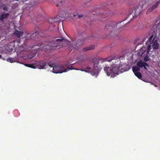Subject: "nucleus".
Instances as JSON below:
<instances>
[{
	"label": "nucleus",
	"instance_id": "nucleus-1",
	"mask_svg": "<svg viewBox=\"0 0 160 160\" xmlns=\"http://www.w3.org/2000/svg\"><path fill=\"white\" fill-rule=\"evenodd\" d=\"M70 42L63 37H56L54 38L51 42H48L42 47V51H48L49 50L58 49L62 46L68 45V47L71 51L76 47L70 45Z\"/></svg>",
	"mask_w": 160,
	"mask_h": 160
},
{
	"label": "nucleus",
	"instance_id": "nucleus-2",
	"mask_svg": "<svg viewBox=\"0 0 160 160\" xmlns=\"http://www.w3.org/2000/svg\"><path fill=\"white\" fill-rule=\"evenodd\" d=\"M106 61L112 62V66L114 64H116L115 63L116 62H120L119 59L117 58L116 59L112 58L111 57H108L105 59L96 58H93L92 61V62L93 64V69L92 72L94 75L98 73L99 71L102 68V67L104 66V64L103 63Z\"/></svg>",
	"mask_w": 160,
	"mask_h": 160
},
{
	"label": "nucleus",
	"instance_id": "nucleus-3",
	"mask_svg": "<svg viewBox=\"0 0 160 160\" xmlns=\"http://www.w3.org/2000/svg\"><path fill=\"white\" fill-rule=\"evenodd\" d=\"M159 47V43L158 42V38L156 37H154L153 35L150 36L148 41L146 43L145 46L140 49L139 52V54L140 55L142 56L145 52H146L147 54H148L149 51L151 49V47L153 49H158Z\"/></svg>",
	"mask_w": 160,
	"mask_h": 160
},
{
	"label": "nucleus",
	"instance_id": "nucleus-4",
	"mask_svg": "<svg viewBox=\"0 0 160 160\" xmlns=\"http://www.w3.org/2000/svg\"><path fill=\"white\" fill-rule=\"evenodd\" d=\"M50 70L52 71L53 72L55 73H62L68 71L69 70L73 69L71 65L68 64L62 65H54L53 66L49 65Z\"/></svg>",
	"mask_w": 160,
	"mask_h": 160
},
{
	"label": "nucleus",
	"instance_id": "nucleus-5",
	"mask_svg": "<svg viewBox=\"0 0 160 160\" xmlns=\"http://www.w3.org/2000/svg\"><path fill=\"white\" fill-rule=\"evenodd\" d=\"M104 70L108 76L114 77L118 74V71L121 70V65L114 64L110 67L106 66Z\"/></svg>",
	"mask_w": 160,
	"mask_h": 160
},
{
	"label": "nucleus",
	"instance_id": "nucleus-6",
	"mask_svg": "<svg viewBox=\"0 0 160 160\" xmlns=\"http://www.w3.org/2000/svg\"><path fill=\"white\" fill-rule=\"evenodd\" d=\"M124 20L117 23L115 22H111L106 24L105 26V29L106 31H108L111 33V35L115 36L114 34H112L113 32L115 31L116 28L118 26V29H121L123 28L124 25H122V27L119 26V24H121Z\"/></svg>",
	"mask_w": 160,
	"mask_h": 160
},
{
	"label": "nucleus",
	"instance_id": "nucleus-7",
	"mask_svg": "<svg viewBox=\"0 0 160 160\" xmlns=\"http://www.w3.org/2000/svg\"><path fill=\"white\" fill-rule=\"evenodd\" d=\"M49 22H50V26L52 27H54L58 24V29H59V25L62 26V23L61 21V20L58 19V16L54 18H51L49 19Z\"/></svg>",
	"mask_w": 160,
	"mask_h": 160
},
{
	"label": "nucleus",
	"instance_id": "nucleus-8",
	"mask_svg": "<svg viewBox=\"0 0 160 160\" xmlns=\"http://www.w3.org/2000/svg\"><path fill=\"white\" fill-rule=\"evenodd\" d=\"M144 3H145V1L141 2L139 4V5H136L133 10H132L131 14H132L133 13L135 16H138L139 15L141 11L140 8H142L143 7Z\"/></svg>",
	"mask_w": 160,
	"mask_h": 160
},
{
	"label": "nucleus",
	"instance_id": "nucleus-9",
	"mask_svg": "<svg viewBox=\"0 0 160 160\" xmlns=\"http://www.w3.org/2000/svg\"><path fill=\"white\" fill-rule=\"evenodd\" d=\"M42 34V33L41 34L40 32L38 33L37 32H35L33 33L32 35L30 34H28L27 36H25V38L26 39L31 38L33 40H35L38 38L39 35L43 37V36Z\"/></svg>",
	"mask_w": 160,
	"mask_h": 160
},
{
	"label": "nucleus",
	"instance_id": "nucleus-10",
	"mask_svg": "<svg viewBox=\"0 0 160 160\" xmlns=\"http://www.w3.org/2000/svg\"><path fill=\"white\" fill-rule=\"evenodd\" d=\"M37 67H38L37 68L40 69H45L48 66L49 67V65H50L49 63H46L45 62H36Z\"/></svg>",
	"mask_w": 160,
	"mask_h": 160
},
{
	"label": "nucleus",
	"instance_id": "nucleus-11",
	"mask_svg": "<svg viewBox=\"0 0 160 160\" xmlns=\"http://www.w3.org/2000/svg\"><path fill=\"white\" fill-rule=\"evenodd\" d=\"M160 4V1H158L153 5L151 8H149L147 11V13L152 12L153 10L158 8Z\"/></svg>",
	"mask_w": 160,
	"mask_h": 160
},
{
	"label": "nucleus",
	"instance_id": "nucleus-12",
	"mask_svg": "<svg viewBox=\"0 0 160 160\" xmlns=\"http://www.w3.org/2000/svg\"><path fill=\"white\" fill-rule=\"evenodd\" d=\"M137 65L138 67L141 68L143 67L146 69H147V67H149V66L147 63L142 62V60L140 61L137 63Z\"/></svg>",
	"mask_w": 160,
	"mask_h": 160
},
{
	"label": "nucleus",
	"instance_id": "nucleus-13",
	"mask_svg": "<svg viewBox=\"0 0 160 160\" xmlns=\"http://www.w3.org/2000/svg\"><path fill=\"white\" fill-rule=\"evenodd\" d=\"M9 14L8 13H4L0 16V21L3 22L4 19H6L8 17Z\"/></svg>",
	"mask_w": 160,
	"mask_h": 160
},
{
	"label": "nucleus",
	"instance_id": "nucleus-14",
	"mask_svg": "<svg viewBox=\"0 0 160 160\" xmlns=\"http://www.w3.org/2000/svg\"><path fill=\"white\" fill-rule=\"evenodd\" d=\"M89 38L88 37H86L82 38L81 39H78L77 41V44L82 45L84 43V42L86 40L88 39Z\"/></svg>",
	"mask_w": 160,
	"mask_h": 160
},
{
	"label": "nucleus",
	"instance_id": "nucleus-15",
	"mask_svg": "<svg viewBox=\"0 0 160 160\" xmlns=\"http://www.w3.org/2000/svg\"><path fill=\"white\" fill-rule=\"evenodd\" d=\"M95 48V46L94 45H92L88 47L83 48L82 50L84 51L85 52L90 50L93 49Z\"/></svg>",
	"mask_w": 160,
	"mask_h": 160
},
{
	"label": "nucleus",
	"instance_id": "nucleus-16",
	"mask_svg": "<svg viewBox=\"0 0 160 160\" xmlns=\"http://www.w3.org/2000/svg\"><path fill=\"white\" fill-rule=\"evenodd\" d=\"M25 65L27 67L34 69L37 68H38V67H37L36 62L33 64H26Z\"/></svg>",
	"mask_w": 160,
	"mask_h": 160
},
{
	"label": "nucleus",
	"instance_id": "nucleus-17",
	"mask_svg": "<svg viewBox=\"0 0 160 160\" xmlns=\"http://www.w3.org/2000/svg\"><path fill=\"white\" fill-rule=\"evenodd\" d=\"M67 12L65 10H62L60 12L58 15L61 18H64L66 16Z\"/></svg>",
	"mask_w": 160,
	"mask_h": 160
},
{
	"label": "nucleus",
	"instance_id": "nucleus-18",
	"mask_svg": "<svg viewBox=\"0 0 160 160\" xmlns=\"http://www.w3.org/2000/svg\"><path fill=\"white\" fill-rule=\"evenodd\" d=\"M17 59L15 58H9L7 59V61L8 62H10L11 63H12L15 62H17Z\"/></svg>",
	"mask_w": 160,
	"mask_h": 160
},
{
	"label": "nucleus",
	"instance_id": "nucleus-19",
	"mask_svg": "<svg viewBox=\"0 0 160 160\" xmlns=\"http://www.w3.org/2000/svg\"><path fill=\"white\" fill-rule=\"evenodd\" d=\"M102 18H107L109 17V16H111V15L108 12L107 13H102L101 14Z\"/></svg>",
	"mask_w": 160,
	"mask_h": 160
},
{
	"label": "nucleus",
	"instance_id": "nucleus-20",
	"mask_svg": "<svg viewBox=\"0 0 160 160\" xmlns=\"http://www.w3.org/2000/svg\"><path fill=\"white\" fill-rule=\"evenodd\" d=\"M132 70L134 73L138 72L140 70V68L138 67L134 66L132 68Z\"/></svg>",
	"mask_w": 160,
	"mask_h": 160
},
{
	"label": "nucleus",
	"instance_id": "nucleus-21",
	"mask_svg": "<svg viewBox=\"0 0 160 160\" xmlns=\"http://www.w3.org/2000/svg\"><path fill=\"white\" fill-rule=\"evenodd\" d=\"M15 33L17 35L18 37H20L22 35V32H20L18 30H16Z\"/></svg>",
	"mask_w": 160,
	"mask_h": 160
},
{
	"label": "nucleus",
	"instance_id": "nucleus-22",
	"mask_svg": "<svg viewBox=\"0 0 160 160\" xmlns=\"http://www.w3.org/2000/svg\"><path fill=\"white\" fill-rule=\"evenodd\" d=\"M134 74L137 76L139 79H141L142 78L141 74L139 72H137L134 73Z\"/></svg>",
	"mask_w": 160,
	"mask_h": 160
},
{
	"label": "nucleus",
	"instance_id": "nucleus-23",
	"mask_svg": "<svg viewBox=\"0 0 160 160\" xmlns=\"http://www.w3.org/2000/svg\"><path fill=\"white\" fill-rule=\"evenodd\" d=\"M73 17H77V18H82L83 17V15L82 14H74L73 15Z\"/></svg>",
	"mask_w": 160,
	"mask_h": 160
},
{
	"label": "nucleus",
	"instance_id": "nucleus-24",
	"mask_svg": "<svg viewBox=\"0 0 160 160\" xmlns=\"http://www.w3.org/2000/svg\"><path fill=\"white\" fill-rule=\"evenodd\" d=\"M149 59L150 58L149 56L148 55H147L144 57V60L145 62H147L149 60Z\"/></svg>",
	"mask_w": 160,
	"mask_h": 160
},
{
	"label": "nucleus",
	"instance_id": "nucleus-25",
	"mask_svg": "<svg viewBox=\"0 0 160 160\" xmlns=\"http://www.w3.org/2000/svg\"><path fill=\"white\" fill-rule=\"evenodd\" d=\"M146 38H144L143 39V40L141 42H138V45H137L138 46L139 45L142 44L143 42H144L145 41V40H146Z\"/></svg>",
	"mask_w": 160,
	"mask_h": 160
},
{
	"label": "nucleus",
	"instance_id": "nucleus-26",
	"mask_svg": "<svg viewBox=\"0 0 160 160\" xmlns=\"http://www.w3.org/2000/svg\"><path fill=\"white\" fill-rule=\"evenodd\" d=\"M62 2H63V1H60V3L57 4L56 5V6L57 7H58L59 6H60L62 5Z\"/></svg>",
	"mask_w": 160,
	"mask_h": 160
},
{
	"label": "nucleus",
	"instance_id": "nucleus-27",
	"mask_svg": "<svg viewBox=\"0 0 160 160\" xmlns=\"http://www.w3.org/2000/svg\"><path fill=\"white\" fill-rule=\"evenodd\" d=\"M8 7L7 6H4L3 7V9L4 10H6V11H7L8 10Z\"/></svg>",
	"mask_w": 160,
	"mask_h": 160
},
{
	"label": "nucleus",
	"instance_id": "nucleus-28",
	"mask_svg": "<svg viewBox=\"0 0 160 160\" xmlns=\"http://www.w3.org/2000/svg\"><path fill=\"white\" fill-rule=\"evenodd\" d=\"M85 3L88 2H90L91 0H82Z\"/></svg>",
	"mask_w": 160,
	"mask_h": 160
},
{
	"label": "nucleus",
	"instance_id": "nucleus-29",
	"mask_svg": "<svg viewBox=\"0 0 160 160\" xmlns=\"http://www.w3.org/2000/svg\"><path fill=\"white\" fill-rule=\"evenodd\" d=\"M138 40H139L138 39L135 40L133 43L134 44H136L138 42Z\"/></svg>",
	"mask_w": 160,
	"mask_h": 160
},
{
	"label": "nucleus",
	"instance_id": "nucleus-30",
	"mask_svg": "<svg viewBox=\"0 0 160 160\" xmlns=\"http://www.w3.org/2000/svg\"><path fill=\"white\" fill-rule=\"evenodd\" d=\"M86 69H88V70H90V69H91V68L90 67H87L86 68Z\"/></svg>",
	"mask_w": 160,
	"mask_h": 160
},
{
	"label": "nucleus",
	"instance_id": "nucleus-31",
	"mask_svg": "<svg viewBox=\"0 0 160 160\" xmlns=\"http://www.w3.org/2000/svg\"><path fill=\"white\" fill-rule=\"evenodd\" d=\"M2 57V55H0V58H1Z\"/></svg>",
	"mask_w": 160,
	"mask_h": 160
},
{
	"label": "nucleus",
	"instance_id": "nucleus-32",
	"mask_svg": "<svg viewBox=\"0 0 160 160\" xmlns=\"http://www.w3.org/2000/svg\"><path fill=\"white\" fill-rule=\"evenodd\" d=\"M36 0H34V1L36 2Z\"/></svg>",
	"mask_w": 160,
	"mask_h": 160
},
{
	"label": "nucleus",
	"instance_id": "nucleus-33",
	"mask_svg": "<svg viewBox=\"0 0 160 160\" xmlns=\"http://www.w3.org/2000/svg\"><path fill=\"white\" fill-rule=\"evenodd\" d=\"M128 22H127V23H126V24H127L128 23Z\"/></svg>",
	"mask_w": 160,
	"mask_h": 160
}]
</instances>
